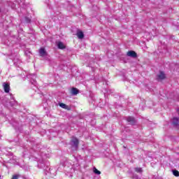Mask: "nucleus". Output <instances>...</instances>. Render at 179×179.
Here are the masks:
<instances>
[{
  "label": "nucleus",
  "mask_w": 179,
  "mask_h": 179,
  "mask_svg": "<svg viewBox=\"0 0 179 179\" xmlns=\"http://www.w3.org/2000/svg\"><path fill=\"white\" fill-rule=\"evenodd\" d=\"M71 145L76 150L78 149V146H79V140L77 138L73 137L71 141Z\"/></svg>",
  "instance_id": "nucleus-1"
},
{
  "label": "nucleus",
  "mask_w": 179,
  "mask_h": 179,
  "mask_svg": "<svg viewBox=\"0 0 179 179\" xmlns=\"http://www.w3.org/2000/svg\"><path fill=\"white\" fill-rule=\"evenodd\" d=\"M164 79H166V73H164V71H160L157 75V80H158V82H162V80H164Z\"/></svg>",
  "instance_id": "nucleus-2"
},
{
  "label": "nucleus",
  "mask_w": 179,
  "mask_h": 179,
  "mask_svg": "<svg viewBox=\"0 0 179 179\" xmlns=\"http://www.w3.org/2000/svg\"><path fill=\"white\" fill-rule=\"evenodd\" d=\"M127 55L131 58H136L138 57V54H136V52L134 50H129L127 52Z\"/></svg>",
  "instance_id": "nucleus-3"
},
{
  "label": "nucleus",
  "mask_w": 179,
  "mask_h": 179,
  "mask_svg": "<svg viewBox=\"0 0 179 179\" xmlns=\"http://www.w3.org/2000/svg\"><path fill=\"white\" fill-rule=\"evenodd\" d=\"M3 87L5 93H9V92L10 90V86L9 85V83H3Z\"/></svg>",
  "instance_id": "nucleus-4"
},
{
  "label": "nucleus",
  "mask_w": 179,
  "mask_h": 179,
  "mask_svg": "<svg viewBox=\"0 0 179 179\" xmlns=\"http://www.w3.org/2000/svg\"><path fill=\"white\" fill-rule=\"evenodd\" d=\"M127 121L129 122L131 125H135V124L136 123V120H135V118L131 116L127 118Z\"/></svg>",
  "instance_id": "nucleus-5"
},
{
  "label": "nucleus",
  "mask_w": 179,
  "mask_h": 179,
  "mask_svg": "<svg viewBox=\"0 0 179 179\" xmlns=\"http://www.w3.org/2000/svg\"><path fill=\"white\" fill-rule=\"evenodd\" d=\"M39 54L41 57H45V55H47V52L45 51V49L44 48H41L39 50Z\"/></svg>",
  "instance_id": "nucleus-6"
},
{
  "label": "nucleus",
  "mask_w": 179,
  "mask_h": 179,
  "mask_svg": "<svg viewBox=\"0 0 179 179\" xmlns=\"http://www.w3.org/2000/svg\"><path fill=\"white\" fill-rule=\"evenodd\" d=\"M77 37L80 38V40H82L85 37V34H83V32L82 31H78L76 34Z\"/></svg>",
  "instance_id": "nucleus-7"
},
{
  "label": "nucleus",
  "mask_w": 179,
  "mask_h": 179,
  "mask_svg": "<svg viewBox=\"0 0 179 179\" xmlns=\"http://www.w3.org/2000/svg\"><path fill=\"white\" fill-rule=\"evenodd\" d=\"M172 124L173 127H178V124H179L178 117H173Z\"/></svg>",
  "instance_id": "nucleus-8"
},
{
  "label": "nucleus",
  "mask_w": 179,
  "mask_h": 179,
  "mask_svg": "<svg viewBox=\"0 0 179 179\" xmlns=\"http://www.w3.org/2000/svg\"><path fill=\"white\" fill-rule=\"evenodd\" d=\"M79 94V90H78V88L76 87H73L71 89V94H73V96H76V94Z\"/></svg>",
  "instance_id": "nucleus-9"
},
{
  "label": "nucleus",
  "mask_w": 179,
  "mask_h": 179,
  "mask_svg": "<svg viewBox=\"0 0 179 179\" xmlns=\"http://www.w3.org/2000/svg\"><path fill=\"white\" fill-rule=\"evenodd\" d=\"M57 47L59 48V50H64L66 48L65 45L62 42H59L57 43Z\"/></svg>",
  "instance_id": "nucleus-10"
},
{
  "label": "nucleus",
  "mask_w": 179,
  "mask_h": 179,
  "mask_svg": "<svg viewBox=\"0 0 179 179\" xmlns=\"http://www.w3.org/2000/svg\"><path fill=\"white\" fill-rule=\"evenodd\" d=\"M59 106L60 107H62V108H65V110H66V108H68V106L64 103H59Z\"/></svg>",
  "instance_id": "nucleus-11"
},
{
  "label": "nucleus",
  "mask_w": 179,
  "mask_h": 179,
  "mask_svg": "<svg viewBox=\"0 0 179 179\" xmlns=\"http://www.w3.org/2000/svg\"><path fill=\"white\" fill-rule=\"evenodd\" d=\"M93 171L94 174H97V176H100V174H101V172L100 171H98L97 169H96L95 167L94 168Z\"/></svg>",
  "instance_id": "nucleus-12"
},
{
  "label": "nucleus",
  "mask_w": 179,
  "mask_h": 179,
  "mask_svg": "<svg viewBox=\"0 0 179 179\" xmlns=\"http://www.w3.org/2000/svg\"><path fill=\"white\" fill-rule=\"evenodd\" d=\"M173 176H175V177H179V171L177 170H173Z\"/></svg>",
  "instance_id": "nucleus-13"
},
{
  "label": "nucleus",
  "mask_w": 179,
  "mask_h": 179,
  "mask_svg": "<svg viewBox=\"0 0 179 179\" xmlns=\"http://www.w3.org/2000/svg\"><path fill=\"white\" fill-rule=\"evenodd\" d=\"M135 171H136V173H142V169L141 168H136Z\"/></svg>",
  "instance_id": "nucleus-14"
},
{
  "label": "nucleus",
  "mask_w": 179,
  "mask_h": 179,
  "mask_svg": "<svg viewBox=\"0 0 179 179\" xmlns=\"http://www.w3.org/2000/svg\"><path fill=\"white\" fill-rule=\"evenodd\" d=\"M31 85H34V86H36V85H37V82H36L35 80H31Z\"/></svg>",
  "instance_id": "nucleus-15"
},
{
  "label": "nucleus",
  "mask_w": 179,
  "mask_h": 179,
  "mask_svg": "<svg viewBox=\"0 0 179 179\" xmlns=\"http://www.w3.org/2000/svg\"><path fill=\"white\" fill-rule=\"evenodd\" d=\"M19 178V176L17 175L13 176V178L11 179H17Z\"/></svg>",
  "instance_id": "nucleus-16"
},
{
  "label": "nucleus",
  "mask_w": 179,
  "mask_h": 179,
  "mask_svg": "<svg viewBox=\"0 0 179 179\" xmlns=\"http://www.w3.org/2000/svg\"><path fill=\"white\" fill-rule=\"evenodd\" d=\"M38 166L40 167V169H44L43 165L40 164V163L38 164Z\"/></svg>",
  "instance_id": "nucleus-17"
},
{
  "label": "nucleus",
  "mask_w": 179,
  "mask_h": 179,
  "mask_svg": "<svg viewBox=\"0 0 179 179\" xmlns=\"http://www.w3.org/2000/svg\"><path fill=\"white\" fill-rule=\"evenodd\" d=\"M28 22H30V20H28Z\"/></svg>",
  "instance_id": "nucleus-18"
},
{
  "label": "nucleus",
  "mask_w": 179,
  "mask_h": 179,
  "mask_svg": "<svg viewBox=\"0 0 179 179\" xmlns=\"http://www.w3.org/2000/svg\"><path fill=\"white\" fill-rule=\"evenodd\" d=\"M0 178H1V176H0Z\"/></svg>",
  "instance_id": "nucleus-19"
}]
</instances>
